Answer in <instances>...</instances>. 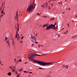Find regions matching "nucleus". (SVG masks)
Listing matches in <instances>:
<instances>
[{"instance_id": "nucleus-53", "label": "nucleus", "mask_w": 77, "mask_h": 77, "mask_svg": "<svg viewBox=\"0 0 77 77\" xmlns=\"http://www.w3.org/2000/svg\"><path fill=\"white\" fill-rule=\"evenodd\" d=\"M38 35V34L36 33V34H35L36 36V35Z\"/></svg>"}, {"instance_id": "nucleus-27", "label": "nucleus", "mask_w": 77, "mask_h": 77, "mask_svg": "<svg viewBox=\"0 0 77 77\" xmlns=\"http://www.w3.org/2000/svg\"><path fill=\"white\" fill-rule=\"evenodd\" d=\"M50 77V75H48L45 76V77Z\"/></svg>"}, {"instance_id": "nucleus-25", "label": "nucleus", "mask_w": 77, "mask_h": 77, "mask_svg": "<svg viewBox=\"0 0 77 77\" xmlns=\"http://www.w3.org/2000/svg\"><path fill=\"white\" fill-rule=\"evenodd\" d=\"M41 7H43V8H45V6L43 5H42V6H41Z\"/></svg>"}, {"instance_id": "nucleus-5", "label": "nucleus", "mask_w": 77, "mask_h": 77, "mask_svg": "<svg viewBox=\"0 0 77 77\" xmlns=\"http://www.w3.org/2000/svg\"><path fill=\"white\" fill-rule=\"evenodd\" d=\"M1 11V14H2L3 16L5 14V12H4V9H3V11L2 10Z\"/></svg>"}, {"instance_id": "nucleus-26", "label": "nucleus", "mask_w": 77, "mask_h": 77, "mask_svg": "<svg viewBox=\"0 0 77 77\" xmlns=\"http://www.w3.org/2000/svg\"><path fill=\"white\" fill-rule=\"evenodd\" d=\"M51 73H52V72L50 71L49 72V74H51Z\"/></svg>"}, {"instance_id": "nucleus-13", "label": "nucleus", "mask_w": 77, "mask_h": 77, "mask_svg": "<svg viewBox=\"0 0 77 77\" xmlns=\"http://www.w3.org/2000/svg\"><path fill=\"white\" fill-rule=\"evenodd\" d=\"M49 24V23H48V24H45L46 26L47 27H48V25Z\"/></svg>"}, {"instance_id": "nucleus-28", "label": "nucleus", "mask_w": 77, "mask_h": 77, "mask_svg": "<svg viewBox=\"0 0 77 77\" xmlns=\"http://www.w3.org/2000/svg\"><path fill=\"white\" fill-rule=\"evenodd\" d=\"M34 38L35 39V41H36V37H35V36H34Z\"/></svg>"}, {"instance_id": "nucleus-47", "label": "nucleus", "mask_w": 77, "mask_h": 77, "mask_svg": "<svg viewBox=\"0 0 77 77\" xmlns=\"http://www.w3.org/2000/svg\"><path fill=\"white\" fill-rule=\"evenodd\" d=\"M3 17V15L2 14H1V17Z\"/></svg>"}, {"instance_id": "nucleus-56", "label": "nucleus", "mask_w": 77, "mask_h": 77, "mask_svg": "<svg viewBox=\"0 0 77 77\" xmlns=\"http://www.w3.org/2000/svg\"><path fill=\"white\" fill-rule=\"evenodd\" d=\"M32 42H34V41H33V40H32Z\"/></svg>"}, {"instance_id": "nucleus-41", "label": "nucleus", "mask_w": 77, "mask_h": 77, "mask_svg": "<svg viewBox=\"0 0 77 77\" xmlns=\"http://www.w3.org/2000/svg\"><path fill=\"white\" fill-rule=\"evenodd\" d=\"M35 4V2H33V3L32 4V5H34Z\"/></svg>"}, {"instance_id": "nucleus-39", "label": "nucleus", "mask_w": 77, "mask_h": 77, "mask_svg": "<svg viewBox=\"0 0 77 77\" xmlns=\"http://www.w3.org/2000/svg\"><path fill=\"white\" fill-rule=\"evenodd\" d=\"M23 38H24V36H22V37L21 39H23Z\"/></svg>"}, {"instance_id": "nucleus-3", "label": "nucleus", "mask_w": 77, "mask_h": 77, "mask_svg": "<svg viewBox=\"0 0 77 77\" xmlns=\"http://www.w3.org/2000/svg\"><path fill=\"white\" fill-rule=\"evenodd\" d=\"M56 22L55 23V24L53 25V24H51L49 25L48 27L46 28V30H48L49 29H52V30H56V29H55L54 27H55V26H56Z\"/></svg>"}, {"instance_id": "nucleus-57", "label": "nucleus", "mask_w": 77, "mask_h": 77, "mask_svg": "<svg viewBox=\"0 0 77 77\" xmlns=\"http://www.w3.org/2000/svg\"><path fill=\"white\" fill-rule=\"evenodd\" d=\"M16 74H18L17 72H16Z\"/></svg>"}, {"instance_id": "nucleus-14", "label": "nucleus", "mask_w": 77, "mask_h": 77, "mask_svg": "<svg viewBox=\"0 0 77 77\" xmlns=\"http://www.w3.org/2000/svg\"><path fill=\"white\" fill-rule=\"evenodd\" d=\"M31 38H32V39H33V40H34V38H33V36H31Z\"/></svg>"}, {"instance_id": "nucleus-60", "label": "nucleus", "mask_w": 77, "mask_h": 77, "mask_svg": "<svg viewBox=\"0 0 77 77\" xmlns=\"http://www.w3.org/2000/svg\"><path fill=\"white\" fill-rule=\"evenodd\" d=\"M0 63H1V64H2V63L1 62V61H0Z\"/></svg>"}, {"instance_id": "nucleus-32", "label": "nucleus", "mask_w": 77, "mask_h": 77, "mask_svg": "<svg viewBox=\"0 0 77 77\" xmlns=\"http://www.w3.org/2000/svg\"><path fill=\"white\" fill-rule=\"evenodd\" d=\"M24 72L25 73H27V71H24Z\"/></svg>"}, {"instance_id": "nucleus-19", "label": "nucleus", "mask_w": 77, "mask_h": 77, "mask_svg": "<svg viewBox=\"0 0 77 77\" xmlns=\"http://www.w3.org/2000/svg\"><path fill=\"white\" fill-rule=\"evenodd\" d=\"M41 13H40L39 14V13H38L37 14V15H39V16H40V15H41Z\"/></svg>"}, {"instance_id": "nucleus-31", "label": "nucleus", "mask_w": 77, "mask_h": 77, "mask_svg": "<svg viewBox=\"0 0 77 77\" xmlns=\"http://www.w3.org/2000/svg\"><path fill=\"white\" fill-rule=\"evenodd\" d=\"M12 44H13V45H14V41H13V42H12Z\"/></svg>"}, {"instance_id": "nucleus-21", "label": "nucleus", "mask_w": 77, "mask_h": 77, "mask_svg": "<svg viewBox=\"0 0 77 77\" xmlns=\"http://www.w3.org/2000/svg\"><path fill=\"white\" fill-rule=\"evenodd\" d=\"M54 18H52L50 19V20L51 21H52V20H54Z\"/></svg>"}, {"instance_id": "nucleus-17", "label": "nucleus", "mask_w": 77, "mask_h": 77, "mask_svg": "<svg viewBox=\"0 0 77 77\" xmlns=\"http://www.w3.org/2000/svg\"><path fill=\"white\" fill-rule=\"evenodd\" d=\"M19 28L18 27V29H17V32H18V31H19Z\"/></svg>"}, {"instance_id": "nucleus-29", "label": "nucleus", "mask_w": 77, "mask_h": 77, "mask_svg": "<svg viewBox=\"0 0 77 77\" xmlns=\"http://www.w3.org/2000/svg\"><path fill=\"white\" fill-rule=\"evenodd\" d=\"M12 71H13V72H14V71H15V70L14 69H12Z\"/></svg>"}, {"instance_id": "nucleus-38", "label": "nucleus", "mask_w": 77, "mask_h": 77, "mask_svg": "<svg viewBox=\"0 0 77 77\" xmlns=\"http://www.w3.org/2000/svg\"><path fill=\"white\" fill-rule=\"evenodd\" d=\"M13 68L14 69H15V66L13 67Z\"/></svg>"}, {"instance_id": "nucleus-46", "label": "nucleus", "mask_w": 77, "mask_h": 77, "mask_svg": "<svg viewBox=\"0 0 77 77\" xmlns=\"http://www.w3.org/2000/svg\"><path fill=\"white\" fill-rule=\"evenodd\" d=\"M20 43H22L23 42V41H20Z\"/></svg>"}, {"instance_id": "nucleus-35", "label": "nucleus", "mask_w": 77, "mask_h": 77, "mask_svg": "<svg viewBox=\"0 0 77 77\" xmlns=\"http://www.w3.org/2000/svg\"><path fill=\"white\" fill-rule=\"evenodd\" d=\"M19 26H20V25H19V23H18V24H17L18 28L19 27Z\"/></svg>"}, {"instance_id": "nucleus-7", "label": "nucleus", "mask_w": 77, "mask_h": 77, "mask_svg": "<svg viewBox=\"0 0 77 77\" xmlns=\"http://www.w3.org/2000/svg\"><path fill=\"white\" fill-rule=\"evenodd\" d=\"M48 5V4L47 3V2H46L44 4V5L45 6V7L46 6V8H47Z\"/></svg>"}, {"instance_id": "nucleus-52", "label": "nucleus", "mask_w": 77, "mask_h": 77, "mask_svg": "<svg viewBox=\"0 0 77 77\" xmlns=\"http://www.w3.org/2000/svg\"><path fill=\"white\" fill-rule=\"evenodd\" d=\"M29 73H30V74H32V72H29Z\"/></svg>"}, {"instance_id": "nucleus-43", "label": "nucleus", "mask_w": 77, "mask_h": 77, "mask_svg": "<svg viewBox=\"0 0 77 77\" xmlns=\"http://www.w3.org/2000/svg\"><path fill=\"white\" fill-rule=\"evenodd\" d=\"M35 43H36V44H38V42H37L36 41H35Z\"/></svg>"}, {"instance_id": "nucleus-55", "label": "nucleus", "mask_w": 77, "mask_h": 77, "mask_svg": "<svg viewBox=\"0 0 77 77\" xmlns=\"http://www.w3.org/2000/svg\"><path fill=\"white\" fill-rule=\"evenodd\" d=\"M41 25H40L39 26V27H41Z\"/></svg>"}, {"instance_id": "nucleus-11", "label": "nucleus", "mask_w": 77, "mask_h": 77, "mask_svg": "<svg viewBox=\"0 0 77 77\" xmlns=\"http://www.w3.org/2000/svg\"><path fill=\"white\" fill-rule=\"evenodd\" d=\"M3 3H2V7H1L0 9H1V11H2V8H3Z\"/></svg>"}, {"instance_id": "nucleus-61", "label": "nucleus", "mask_w": 77, "mask_h": 77, "mask_svg": "<svg viewBox=\"0 0 77 77\" xmlns=\"http://www.w3.org/2000/svg\"><path fill=\"white\" fill-rule=\"evenodd\" d=\"M75 17H77V15H76Z\"/></svg>"}, {"instance_id": "nucleus-9", "label": "nucleus", "mask_w": 77, "mask_h": 77, "mask_svg": "<svg viewBox=\"0 0 77 77\" xmlns=\"http://www.w3.org/2000/svg\"><path fill=\"white\" fill-rule=\"evenodd\" d=\"M11 72H9L8 73H7V75H9V76H11Z\"/></svg>"}, {"instance_id": "nucleus-48", "label": "nucleus", "mask_w": 77, "mask_h": 77, "mask_svg": "<svg viewBox=\"0 0 77 77\" xmlns=\"http://www.w3.org/2000/svg\"><path fill=\"white\" fill-rule=\"evenodd\" d=\"M25 63V64H26V63H27H27H27V62H26Z\"/></svg>"}, {"instance_id": "nucleus-42", "label": "nucleus", "mask_w": 77, "mask_h": 77, "mask_svg": "<svg viewBox=\"0 0 77 77\" xmlns=\"http://www.w3.org/2000/svg\"><path fill=\"white\" fill-rule=\"evenodd\" d=\"M67 26L68 27H69V24H67Z\"/></svg>"}, {"instance_id": "nucleus-8", "label": "nucleus", "mask_w": 77, "mask_h": 77, "mask_svg": "<svg viewBox=\"0 0 77 77\" xmlns=\"http://www.w3.org/2000/svg\"><path fill=\"white\" fill-rule=\"evenodd\" d=\"M77 36V35H76L74 36H72L71 37V38H72V39H75V38Z\"/></svg>"}, {"instance_id": "nucleus-6", "label": "nucleus", "mask_w": 77, "mask_h": 77, "mask_svg": "<svg viewBox=\"0 0 77 77\" xmlns=\"http://www.w3.org/2000/svg\"><path fill=\"white\" fill-rule=\"evenodd\" d=\"M18 11H17V12L16 13V16L15 17V19L16 20H18V17H17V16H18Z\"/></svg>"}, {"instance_id": "nucleus-33", "label": "nucleus", "mask_w": 77, "mask_h": 77, "mask_svg": "<svg viewBox=\"0 0 77 77\" xmlns=\"http://www.w3.org/2000/svg\"><path fill=\"white\" fill-rule=\"evenodd\" d=\"M8 47H9V48H10V44L9 45H8Z\"/></svg>"}, {"instance_id": "nucleus-1", "label": "nucleus", "mask_w": 77, "mask_h": 77, "mask_svg": "<svg viewBox=\"0 0 77 77\" xmlns=\"http://www.w3.org/2000/svg\"><path fill=\"white\" fill-rule=\"evenodd\" d=\"M38 56L40 57L41 56V55H38L34 54H30L29 55L28 57L29 59V60H31L33 61V62H36V63H38V64H40V65H43V66H45V65H53V63H56L55 62L45 63L44 62L36 60L34 59V57H35V56Z\"/></svg>"}, {"instance_id": "nucleus-18", "label": "nucleus", "mask_w": 77, "mask_h": 77, "mask_svg": "<svg viewBox=\"0 0 77 77\" xmlns=\"http://www.w3.org/2000/svg\"><path fill=\"white\" fill-rule=\"evenodd\" d=\"M9 68H11V69H13L12 68H13V66H11V67H9Z\"/></svg>"}, {"instance_id": "nucleus-34", "label": "nucleus", "mask_w": 77, "mask_h": 77, "mask_svg": "<svg viewBox=\"0 0 77 77\" xmlns=\"http://www.w3.org/2000/svg\"><path fill=\"white\" fill-rule=\"evenodd\" d=\"M54 28L55 29H57V27H56V26H55V27H54Z\"/></svg>"}, {"instance_id": "nucleus-51", "label": "nucleus", "mask_w": 77, "mask_h": 77, "mask_svg": "<svg viewBox=\"0 0 77 77\" xmlns=\"http://www.w3.org/2000/svg\"><path fill=\"white\" fill-rule=\"evenodd\" d=\"M16 38H17V35H16Z\"/></svg>"}, {"instance_id": "nucleus-23", "label": "nucleus", "mask_w": 77, "mask_h": 77, "mask_svg": "<svg viewBox=\"0 0 77 77\" xmlns=\"http://www.w3.org/2000/svg\"><path fill=\"white\" fill-rule=\"evenodd\" d=\"M43 17H44L45 18H47V16H43Z\"/></svg>"}, {"instance_id": "nucleus-59", "label": "nucleus", "mask_w": 77, "mask_h": 77, "mask_svg": "<svg viewBox=\"0 0 77 77\" xmlns=\"http://www.w3.org/2000/svg\"><path fill=\"white\" fill-rule=\"evenodd\" d=\"M16 35H17V32H16Z\"/></svg>"}, {"instance_id": "nucleus-4", "label": "nucleus", "mask_w": 77, "mask_h": 77, "mask_svg": "<svg viewBox=\"0 0 77 77\" xmlns=\"http://www.w3.org/2000/svg\"><path fill=\"white\" fill-rule=\"evenodd\" d=\"M38 48H40V47H42V48L44 47V45H43L42 44L38 45Z\"/></svg>"}, {"instance_id": "nucleus-36", "label": "nucleus", "mask_w": 77, "mask_h": 77, "mask_svg": "<svg viewBox=\"0 0 77 77\" xmlns=\"http://www.w3.org/2000/svg\"><path fill=\"white\" fill-rule=\"evenodd\" d=\"M34 45V44H32L31 45V47H33Z\"/></svg>"}, {"instance_id": "nucleus-62", "label": "nucleus", "mask_w": 77, "mask_h": 77, "mask_svg": "<svg viewBox=\"0 0 77 77\" xmlns=\"http://www.w3.org/2000/svg\"><path fill=\"white\" fill-rule=\"evenodd\" d=\"M33 2H35V0H34V1H33Z\"/></svg>"}, {"instance_id": "nucleus-2", "label": "nucleus", "mask_w": 77, "mask_h": 77, "mask_svg": "<svg viewBox=\"0 0 77 77\" xmlns=\"http://www.w3.org/2000/svg\"><path fill=\"white\" fill-rule=\"evenodd\" d=\"M35 4H31L29 7L27 8L26 11L29 12H31L33 9H35Z\"/></svg>"}, {"instance_id": "nucleus-40", "label": "nucleus", "mask_w": 77, "mask_h": 77, "mask_svg": "<svg viewBox=\"0 0 77 77\" xmlns=\"http://www.w3.org/2000/svg\"><path fill=\"white\" fill-rule=\"evenodd\" d=\"M56 35H58V36H59V34H57Z\"/></svg>"}, {"instance_id": "nucleus-64", "label": "nucleus", "mask_w": 77, "mask_h": 77, "mask_svg": "<svg viewBox=\"0 0 77 77\" xmlns=\"http://www.w3.org/2000/svg\"><path fill=\"white\" fill-rule=\"evenodd\" d=\"M14 60H16V59H14Z\"/></svg>"}, {"instance_id": "nucleus-15", "label": "nucleus", "mask_w": 77, "mask_h": 77, "mask_svg": "<svg viewBox=\"0 0 77 77\" xmlns=\"http://www.w3.org/2000/svg\"><path fill=\"white\" fill-rule=\"evenodd\" d=\"M63 68H66V66L65 65H63Z\"/></svg>"}, {"instance_id": "nucleus-20", "label": "nucleus", "mask_w": 77, "mask_h": 77, "mask_svg": "<svg viewBox=\"0 0 77 77\" xmlns=\"http://www.w3.org/2000/svg\"><path fill=\"white\" fill-rule=\"evenodd\" d=\"M45 26H46L45 24H44L43 26V28H44V27H45Z\"/></svg>"}, {"instance_id": "nucleus-37", "label": "nucleus", "mask_w": 77, "mask_h": 77, "mask_svg": "<svg viewBox=\"0 0 77 77\" xmlns=\"http://www.w3.org/2000/svg\"><path fill=\"white\" fill-rule=\"evenodd\" d=\"M38 69H42V68H38Z\"/></svg>"}, {"instance_id": "nucleus-16", "label": "nucleus", "mask_w": 77, "mask_h": 77, "mask_svg": "<svg viewBox=\"0 0 77 77\" xmlns=\"http://www.w3.org/2000/svg\"><path fill=\"white\" fill-rule=\"evenodd\" d=\"M66 69H68V65H66Z\"/></svg>"}, {"instance_id": "nucleus-22", "label": "nucleus", "mask_w": 77, "mask_h": 77, "mask_svg": "<svg viewBox=\"0 0 77 77\" xmlns=\"http://www.w3.org/2000/svg\"><path fill=\"white\" fill-rule=\"evenodd\" d=\"M50 5H51V8H52V7L53 6V4H50Z\"/></svg>"}, {"instance_id": "nucleus-50", "label": "nucleus", "mask_w": 77, "mask_h": 77, "mask_svg": "<svg viewBox=\"0 0 77 77\" xmlns=\"http://www.w3.org/2000/svg\"><path fill=\"white\" fill-rule=\"evenodd\" d=\"M17 40H19V38H18L17 37Z\"/></svg>"}, {"instance_id": "nucleus-44", "label": "nucleus", "mask_w": 77, "mask_h": 77, "mask_svg": "<svg viewBox=\"0 0 77 77\" xmlns=\"http://www.w3.org/2000/svg\"><path fill=\"white\" fill-rule=\"evenodd\" d=\"M19 62H21V60L20 59L19 60Z\"/></svg>"}, {"instance_id": "nucleus-24", "label": "nucleus", "mask_w": 77, "mask_h": 77, "mask_svg": "<svg viewBox=\"0 0 77 77\" xmlns=\"http://www.w3.org/2000/svg\"><path fill=\"white\" fill-rule=\"evenodd\" d=\"M7 39H8V37H6V36H5V40L6 41H7Z\"/></svg>"}, {"instance_id": "nucleus-12", "label": "nucleus", "mask_w": 77, "mask_h": 77, "mask_svg": "<svg viewBox=\"0 0 77 77\" xmlns=\"http://www.w3.org/2000/svg\"><path fill=\"white\" fill-rule=\"evenodd\" d=\"M7 44L8 45H9V44H10V43H9V41H7Z\"/></svg>"}, {"instance_id": "nucleus-45", "label": "nucleus", "mask_w": 77, "mask_h": 77, "mask_svg": "<svg viewBox=\"0 0 77 77\" xmlns=\"http://www.w3.org/2000/svg\"><path fill=\"white\" fill-rule=\"evenodd\" d=\"M49 9H50V6H49Z\"/></svg>"}, {"instance_id": "nucleus-10", "label": "nucleus", "mask_w": 77, "mask_h": 77, "mask_svg": "<svg viewBox=\"0 0 77 77\" xmlns=\"http://www.w3.org/2000/svg\"><path fill=\"white\" fill-rule=\"evenodd\" d=\"M68 33V31H66V32H63V33L64 35H66L67 33Z\"/></svg>"}, {"instance_id": "nucleus-54", "label": "nucleus", "mask_w": 77, "mask_h": 77, "mask_svg": "<svg viewBox=\"0 0 77 77\" xmlns=\"http://www.w3.org/2000/svg\"><path fill=\"white\" fill-rule=\"evenodd\" d=\"M69 11H70V10H71V9L70 8H69Z\"/></svg>"}, {"instance_id": "nucleus-49", "label": "nucleus", "mask_w": 77, "mask_h": 77, "mask_svg": "<svg viewBox=\"0 0 77 77\" xmlns=\"http://www.w3.org/2000/svg\"><path fill=\"white\" fill-rule=\"evenodd\" d=\"M45 55H46V54H43V55H42V56H45Z\"/></svg>"}, {"instance_id": "nucleus-30", "label": "nucleus", "mask_w": 77, "mask_h": 77, "mask_svg": "<svg viewBox=\"0 0 77 77\" xmlns=\"http://www.w3.org/2000/svg\"><path fill=\"white\" fill-rule=\"evenodd\" d=\"M22 70H23V67L22 68V69H21L20 70H19V71H22Z\"/></svg>"}, {"instance_id": "nucleus-63", "label": "nucleus", "mask_w": 77, "mask_h": 77, "mask_svg": "<svg viewBox=\"0 0 77 77\" xmlns=\"http://www.w3.org/2000/svg\"><path fill=\"white\" fill-rule=\"evenodd\" d=\"M17 75L18 76L20 75V74H19L18 75Z\"/></svg>"}, {"instance_id": "nucleus-58", "label": "nucleus", "mask_w": 77, "mask_h": 77, "mask_svg": "<svg viewBox=\"0 0 77 77\" xmlns=\"http://www.w3.org/2000/svg\"><path fill=\"white\" fill-rule=\"evenodd\" d=\"M17 36H18V37H19V36H19V35H18V34H17Z\"/></svg>"}]
</instances>
